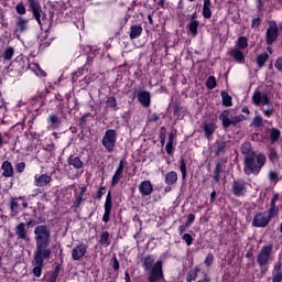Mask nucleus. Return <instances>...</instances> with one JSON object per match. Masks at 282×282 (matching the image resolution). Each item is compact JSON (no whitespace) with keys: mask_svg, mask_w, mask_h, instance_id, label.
I'll return each instance as SVG.
<instances>
[{"mask_svg":"<svg viewBox=\"0 0 282 282\" xmlns=\"http://www.w3.org/2000/svg\"><path fill=\"white\" fill-rule=\"evenodd\" d=\"M36 248L34 253L43 254L44 257H51L52 250L50 249V237L52 234L50 228L45 225H40L34 229Z\"/></svg>","mask_w":282,"mask_h":282,"instance_id":"obj_1","label":"nucleus"},{"mask_svg":"<svg viewBox=\"0 0 282 282\" xmlns=\"http://www.w3.org/2000/svg\"><path fill=\"white\" fill-rule=\"evenodd\" d=\"M267 158L263 153H256L243 158L245 175H259L261 169L265 166Z\"/></svg>","mask_w":282,"mask_h":282,"instance_id":"obj_2","label":"nucleus"},{"mask_svg":"<svg viewBox=\"0 0 282 282\" xmlns=\"http://www.w3.org/2000/svg\"><path fill=\"white\" fill-rule=\"evenodd\" d=\"M154 263V264H153ZM143 270L149 272V281L150 282H158L164 279V272L162 271V260L155 259L153 256H147L143 260Z\"/></svg>","mask_w":282,"mask_h":282,"instance_id":"obj_3","label":"nucleus"},{"mask_svg":"<svg viewBox=\"0 0 282 282\" xmlns=\"http://www.w3.org/2000/svg\"><path fill=\"white\" fill-rule=\"evenodd\" d=\"M15 65L20 66V70L24 72V69H31L35 76H39L40 78H44L45 72L41 69V66L39 63H30L28 61V57H18L15 61Z\"/></svg>","mask_w":282,"mask_h":282,"instance_id":"obj_4","label":"nucleus"},{"mask_svg":"<svg viewBox=\"0 0 282 282\" xmlns=\"http://www.w3.org/2000/svg\"><path fill=\"white\" fill-rule=\"evenodd\" d=\"M118 140V132L113 129H109L105 132L102 137L101 144L108 151V153L113 152L116 149V142Z\"/></svg>","mask_w":282,"mask_h":282,"instance_id":"obj_5","label":"nucleus"},{"mask_svg":"<svg viewBox=\"0 0 282 282\" xmlns=\"http://www.w3.org/2000/svg\"><path fill=\"white\" fill-rule=\"evenodd\" d=\"M272 252V246H263L261 250L258 253L257 262L260 268H263V265H268V261H270V254Z\"/></svg>","mask_w":282,"mask_h":282,"instance_id":"obj_6","label":"nucleus"},{"mask_svg":"<svg viewBox=\"0 0 282 282\" xmlns=\"http://www.w3.org/2000/svg\"><path fill=\"white\" fill-rule=\"evenodd\" d=\"M271 220L270 215H268L265 212H260L254 215L252 226L254 228H265Z\"/></svg>","mask_w":282,"mask_h":282,"instance_id":"obj_7","label":"nucleus"},{"mask_svg":"<svg viewBox=\"0 0 282 282\" xmlns=\"http://www.w3.org/2000/svg\"><path fill=\"white\" fill-rule=\"evenodd\" d=\"M251 100L256 107H265L270 105V97H268V94L261 93V90H256Z\"/></svg>","mask_w":282,"mask_h":282,"instance_id":"obj_8","label":"nucleus"},{"mask_svg":"<svg viewBox=\"0 0 282 282\" xmlns=\"http://www.w3.org/2000/svg\"><path fill=\"white\" fill-rule=\"evenodd\" d=\"M276 39H279V26L276 25V22H270V25L267 29L265 42L268 45H272Z\"/></svg>","mask_w":282,"mask_h":282,"instance_id":"obj_9","label":"nucleus"},{"mask_svg":"<svg viewBox=\"0 0 282 282\" xmlns=\"http://www.w3.org/2000/svg\"><path fill=\"white\" fill-rule=\"evenodd\" d=\"M45 259H50V256H44L43 253H34V262L35 267L33 269L34 276H41L42 268H43V261Z\"/></svg>","mask_w":282,"mask_h":282,"instance_id":"obj_10","label":"nucleus"},{"mask_svg":"<svg viewBox=\"0 0 282 282\" xmlns=\"http://www.w3.org/2000/svg\"><path fill=\"white\" fill-rule=\"evenodd\" d=\"M85 254H87V246L85 243H79L78 246L74 247L72 250L73 261H80V259H83Z\"/></svg>","mask_w":282,"mask_h":282,"instance_id":"obj_11","label":"nucleus"},{"mask_svg":"<svg viewBox=\"0 0 282 282\" xmlns=\"http://www.w3.org/2000/svg\"><path fill=\"white\" fill-rule=\"evenodd\" d=\"M104 208H105V213H104V216H102V221H104V224H109V217H111V208H112L111 192H109L107 194Z\"/></svg>","mask_w":282,"mask_h":282,"instance_id":"obj_12","label":"nucleus"},{"mask_svg":"<svg viewBox=\"0 0 282 282\" xmlns=\"http://www.w3.org/2000/svg\"><path fill=\"white\" fill-rule=\"evenodd\" d=\"M28 3L33 12L34 19L41 25V3H39V0H28Z\"/></svg>","mask_w":282,"mask_h":282,"instance_id":"obj_13","label":"nucleus"},{"mask_svg":"<svg viewBox=\"0 0 282 282\" xmlns=\"http://www.w3.org/2000/svg\"><path fill=\"white\" fill-rule=\"evenodd\" d=\"M280 195L279 194H274L272 199H271V205L269 210L264 212L267 215H269V219H272V217H274L275 215H279V208L276 207V203L280 199Z\"/></svg>","mask_w":282,"mask_h":282,"instance_id":"obj_14","label":"nucleus"},{"mask_svg":"<svg viewBox=\"0 0 282 282\" xmlns=\"http://www.w3.org/2000/svg\"><path fill=\"white\" fill-rule=\"evenodd\" d=\"M123 173H124V161H120L118 166H117V170H116V172L112 176V180H111V185L112 186L118 185V183L122 178Z\"/></svg>","mask_w":282,"mask_h":282,"instance_id":"obj_15","label":"nucleus"},{"mask_svg":"<svg viewBox=\"0 0 282 282\" xmlns=\"http://www.w3.org/2000/svg\"><path fill=\"white\" fill-rule=\"evenodd\" d=\"M50 182H52V176L47 174H41V175L35 174L34 176V186H37V187L47 186Z\"/></svg>","mask_w":282,"mask_h":282,"instance_id":"obj_16","label":"nucleus"},{"mask_svg":"<svg viewBox=\"0 0 282 282\" xmlns=\"http://www.w3.org/2000/svg\"><path fill=\"white\" fill-rule=\"evenodd\" d=\"M139 192L142 197H149V195L153 193V184H151V181L141 182L139 185Z\"/></svg>","mask_w":282,"mask_h":282,"instance_id":"obj_17","label":"nucleus"},{"mask_svg":"<svg viewBox=\"0 0 282 282\" xmlns=\"http://www.w3.org/2000/svg\"><path fill=\"white\" fill-rule=\"evenodd\" d=\"M28 19L18 17L15 20V34H23L28 30Z\"/></svg>","mask_w":282,"mask_h":282,"instance_id":"obj_18","label":"nucleus"},{"mask_svg":"<svg viewBox=\"0 0 282 282\" xmlns=\"http://www.w3.org/2000/svg\"><path fill=\"white\" fill-rule=\"evenodd\" d=\"M232 193L237 197L246 195V183H243V181H235L232 185Z\"/></svg>","mask_w":282,"mask_h":282,"instance_id":"obj_19","label":"nucleus"},{"mask_svg":"<svg viewBox=\"0 0 282 282\" xmlns=\"http://www.w3.org/2000/svg\"><path fill=\"white\" fill-rule=\"evenodd\" d=\"M138 100L142 107H149L151 105V93L147 90H140L138 93Z\"/></svg>","mask_w":282,"mask_h":282,"instance_id":"obj_20","label":"nucleus"},{"mask_svg":"<svg viewBox=\"0 0 282 282\" xmlns=\"http://www.w3.org/2000/svg\"><path fill=\"white\" fill-rule=\"evenodd\" d=\"M229 54L235 58V61H237V63H240V65L246 63V55L241 52V48H231Z\"/></svg>","mask_w":282,"mask_h":282,"instance_id":"obj_21","label":"nucleus"},{"mask_svg":"<svg viewBox=\"0 0 282 282\" xmlns=\"http://www.w3.org/2000/svg\"><path fill=\"white\" fill-rule=\"evenodd\" d=\"M219 120H221L224 129H228L232 124V115H230V111L225 110L221 112Z\"/></svg>","mask_w":282,"mask_h":282,"instance_id":"obj_22","label":"nucleus"},{"mask_svg":"<svg viewBox=\"0 0 282 282\" xmlns=\"http://www.w3.org/2000/svg\"><path fill=\"white\" fill-rule=\"evenodd\" d=\"M1 169L3 177H12V175H14V169L12 167V163L9 161H4L1 165Z\"/></svg>","mask_w":282,"mask_h":282,"instance_id":"obj_23","label":"nucleus"},{"mask_svg":"<svg viewBox=\"0 0 282 282\" xmlns=\"http://www.w3.org/2000/svg\"><path fill=\"white\" fill-rule=\"evenodd\" d=\"M213 2L210 0H204L203 4V17L204 19H210L213 17Z\"/></svg>","mask_w":282,"mask_h":282,"instance_id":"obj_24","label":"nucleus"},{"mask_svg":"<svg viewBox=\"0 0 282 282\" xmlns=\"http://www.w3.org/2000/svg\"><path fill=\"white\" fill-rule=\"evenodd\" d=\"M272 282H282L281 262H278L273 268Z\"/></svg>","mask_w":282,"mask_h":282,"instance_id":"obj_25","label":"nucleus"},{"mask_svg":"<svg viewBox=\"0 0 282 282\" xmlns=\"http://www.w3.org/2000/svg\"><path fill=\"white\" fill-rule=\"evenodd\" d=\"M142 35V25L133 24L130 26V39L133 41L134 39H139Z\"/></svg>","mask_w":282,"mask_h":282,"instance_id":"obj_26","label":"nucleus"},{"mask_svg":"<svg viewBox=\"0 0 282 282\" xmlns=\"http://www.w3.org/2000/svg\"><path fill=\"white\" fill-rule=\"evenodd\" d=\"M202 129L205 132L206 138L209 140L210 135L215 133V129H217V127H215V123H203Z\"/></svg>","mask_w":282,"mask_h":282,"instance_id":"obj_27","label":"nucleus"},{"mask_svg":"<svg viewBox=\"0 0 282 282\" xmlns=\"http://www.w3.org/2000/svg\"><path fill=\"white\" fill-rule=\"evenodd\" d=\"M175 145V133L171 132L169 134V141L165 145V151L167 153V155L173 154V147Z\"/></svg>","mask_w":282,"mask_h":282,"instance_id":"obj_28","label":"nucleus"},{"mask_svg":"<svg viewBox=\"0 0 282 282\" xmlns=\"http://www.w3.org/2000/svg\"><path fill=\"white\" fill-rule=\"evenodd\" d=\"M68 164L70 166H74V169H83V161L80 160V158L75 155H70L68 158Z\"/></svg>","mask_w":282,"mask_h":282,"instance_id":"obj_29","label":"nucleus"},{"mask_svg":"<svg viewBox=\"0 0 282 282\" xmlns=\"http://www.w3.org/2000/svg\"><path fill=\"white\" fill-rule=\"evenodd\" d=\"M177 183V172L172 171L165 175V184L169 186Z\"/></svg>","mask_w":282,"mask_h":282,"instance_id":"obj_30","label":"nucleus"},{"mask_svg":"<svg viewBox=\"0 0 282 282\" xmlns=\"http://www.w3.org/2000/svg\"><path fill=\"white\" fill-rule=\"evenodd\" d=\"M15 235H18L19 239H26L28 231L25 230V224L21 223L17 226Z\"/></svg>","mask_w":282,"mask_h":282,"instance_id":"obj_31","label":"nucleus"},{"mask_svg":"<svg viewBox=\"0 0 282 282\" xmlns=\"http://www.w3.org/2000/svg\"><path fill=\"white\" fill-rule=\"evenodd\" d=\"M240 151H241L242 155H245V158L257 154L254 151H252V147L250 145V143H243L241 145Z\"/></svg>","mask_w":282,"mask_h":282,"instance_id":"obj_32","label":"nucleus"},{"mask_svg":"<svg viewBox=\"0 0 282 282\" xmlns=\"http://www.w3.org/2000/svg\"><path fill=\"white\" fill-rule=\"evenodd\" d=\"M61 126V119H58V116L51 115L48 117V127H52V129H58Z\"/></svg>","mask_w":282,"mask_h":282,"instance_id":"obj_33","label":"nucleus"},{"mask_svg":"<svg viewBox=\"0 0 282 282\" xmlns=\"http://www.w3.org/2000/svg\"><path fill=\"white\" fill-rule=\"evenodd\" d=\"M12 56H14V48L12 46H7L2 53V58L4 61H12Z\"/></svg>","mask_w":282,"mask_h":282,"instance_id":"obj_34","label":"nucleus"},{"mask_svg":"<svg viewBox=\"0 0 282 282\" xmlns=\"http://www.w3.org/2000/svg\"><path fill=\"white\" fill-rule=\"evenodd\" d=\"M224 107H232V97L227 91H221Z\"/></svg>","mask_w":282,"mask_h":282,"instance_id":"obj_35","label":"nucleus"},{"mask_svg":"<svg viewBox=\"0 0 282 282\" xmlns=\"http://www.w3.org/2000/svg\"><path fill=\"white\" fill-rule=\"evenodd\" d=\"M197 28H199V21L192 20L188 24V30L193 36H197Z\"/></svg>","mask_w":282,"mask_h":282,"instance_id":"obj_36","label":"nucleus"},{"mask_svg":"<svg viewBox=\"0 0 282 282\" xmlns=\"http://www.w3.org/2000/svg\"><path fill=\"white\" fill-rule=\"evenodd\" d=\"M268 58H270V55H268V53H262V54L258 55V57H257L258 66L263 67L265 65V63L268 62Z\"/></svg>","mask_w":282,"mask_h":282,"instance_id":"obj_37","label":"nucleus"},{"mask_svg":"<svg viewBox=\"0 0 282 282\" xmlns=\"http://www.w3.org/2000/svg\"><path fill=\"white\" fill-rule=\"evenodd\" d=\"M248 47V39L246 36H241L238 39L237 47L238 50H246Z\"/></svg>","mask_w":282,"mask_h":282,"instance_id":"obj_38","label":"nucleus"},{"mask_svg":"<svg viewBox=\"0 0 282 282\" xmlns=\"http://www.w3.org/2000/svg\"><path fill=\"white\" fill-rule=\"evenodd\" d=\"M99 243H101V246H109V231H104L100 236V240Z\"/></svg>","mask_w":282,"mask_h":282,"instance_id":"obj_39","label":"nucleus"},{"mask_svg":"<svg viewBox=\"0 0 282 282\" xmlns=\"http://www.w3.org/2000/svg\"><path fill=\"white\" fill-rule=\"evenodd\" d=\"M280 137H281V131H279V129L276 128H273L270 133L271 142L274 144V142H276V140H279Z\"/></svg>","mask_w":282,"mask_h":282,"instance_id":"obj_40","label":"nucleus"},{"mask_svg":"<svg viewBox=\"0 0 282 282\" xmlns=\"http://www.w3.org/2000/svg\"><path fill=\"white\" fill-rule=\"evenodd\" d=\"M106 107L110 109H116V107H118V101L116 100V97H108L106 100Z\"/></svg>","mask_w":282,"mask_h":282,"instance_id":"obj_41","label":"nucleus"},{"mask_svg":"<svg viewBox=\"0 0 282 282\" xmlns=\"http://www.w3.org/2000/svg\"><path fill=\"white\" fill-rule=\"evenodd\" d=\"M207 89H215L217 87V79H215V76L208 77L206 82Z\"/></svg>","mask_w":282,"mask_h":282,"instance_id":"obj_42","label":"nucleus"},{"mask_svg":"<svg viewBox=\"0 0 282 282\" xmlns=\"http://www.w3.org/2000/svg\"><path fill=\"white\" fill-rule=\"evenodd\" d=\"M269 158L273 164H275V162H279V153H276V150L271 148L269 150Z\"/></svg>","mask_w":282,"mask_h":282,"instance_id":"obj_43","label":"nucleus"},{"mask_svg":"<svg viewBox=\"0 0 282 282\" xmlns=\"http://www.w3.org/2000/svg\"><path fill=\"white\" fill-rule=\"evenodd\" d=\"M198 271H199V269H197V268H195V270L189 271L188 274H187L186 281H187V282H193V281H195V279H197V272H198Z\"/></svg>","mask_w":282,"mask_h":282,"instance_id":"obj_44","label":"nucleus"},{"mask_svg":"<svg viewBox=\"0 0 282 282\" xmlns=\"http://www.w3.org/2000/svg\"><path fill=\"white\" fill-rule=\"evenodd\" d=\"M22 198H12L11 200V210L13 213H17V210L19 209V207L21 206V204L19 202H21Z\"/></svg>","mask_w":282,"mask_h":282,"instance_id":"obj_45","label":"nucleus"},{"mask_svg":"<svg viewBox=\"0 0 282 282\" xmlns=\"http://www.w3.org/2000/svg\"><path fill=\"white\" fill-rule=\"evenodd\" d=\"M15 12L18 14H25L26 10H25V6L23 4V2H19L17 6H15Z\"/></svg>","mask_w":282,"mask_h":282,"instance_id":"obj_46","label":"nucleus"},{"mask_svg":"<svg viewBox=\"0 0 282 282\" xmlns=\"http://www.w3.org/2000/svg\"><path fill=\"white\" fill-rule=\"evenodd\" d=\"M231 120H232V124H239V122H243V120H246V116L243 115L232 116Z\"/></svg>","mask_w":282,"mask_h":282,"instance_id":"obj_47","label":"nucleus"},{"mask_svg":"<svg viewBox=\"0 0 282 282\" xmlns=\"http://www.w3.org/2000/svg\"><path fill=\"white\" fill-rule=\"evenodd\" d=\"M180 171L182 173L183 180H186V162H184V159L181 160Z\"/></svg>","mask_w":282,"mask_h":282,"instance_id":"obj_48","label":"nucleus"},{"mask_svg":"<svg viewBox=\"0 0 282 282\" xmlns=\"http://www.w3.org/2000/svg\"><path fill=\"white\" fill-rule=\"evenodd\" d=\"M182 239H183V241H185V243L187 246H192V243H193V236H191V234H184Z\"/></svg>","mask_w":282,"mask_h":282,"instance_id":"obj_49","label":"nucleus"},{"mask_svg":"<svg viewBox=\"0 0 282 282\" xmlns=\"http://www.w3.org/2000/svg\"><path fill=\"white\" fill-rule=\"evenodd\" d=\"M214 259L215 257L213 256V253H208L204 261L205 265H207V268H209V265H213Z\"/></svg>","mask_w":282,"mask_h":282,"instance_id":"obj_50","label":"nucleus"},{"mask_svg":"<svg viewBox=\"0 0 282 282\" xmlns=\"http://www.w3.org/2000/svg\"><path fill=\"white\" fill-rule=\"evenodd\" d=\"M253 124L256 127H261V124H263V117L256 115V117L253 118Z\"/></svg>","mask_w":282,"mask_h":282,"instance_id":"obj_51","label":"nucleus"},{"mask_svg":"<svg viewBox=\"0 0 282 282\" xmlns=\"http://www.w3.org/2000/svg\"><path fill=\"white\" fill-rule=\"evenodd\" d=\"M15 171H18V173H23V171H25V162H20L15 165Z\"/></svg>","mask_w":282,"mask_h":282,"instance_id":"obj_52","label":"nucleus"},{"mask_svg":"<svg viewBox=\"0 0 282 282\" xmlns=\"http://www.w3.org/2000/svg\"><path fill=\"white\" fill-rule=\"evenodd\" d=\"M279 178V174L274 171H270L269 172V180L270 182H274V180H278Z\"/></svg>","mask_w":282,"mask_h":282,"instance_id":"obj_53","label":"nucleus"},{"mask_svg":"<svg viewBox=\"0 0 282 282\" xmlns=\"http://www.w3.org/2000/svg\"><path fill=\"white\" fill-rule=\"evenodd\" d=\"M195 221V216L193 214H188L187 216V223L185 224L186 227L191 226Z\"/></svg>","mask_w":282,"mask_h":282,"instance_id":"obj_54","label":"nucleus"},{"mask_svg":"<svg viewBox=\"0 0 282 282\" xmlns=\"http://www.w3.org/2000/svg\"><path fill=\"white\" fill-rule=\"evenodd\" d=\"M264 116H267V118H270V116H272V113H274V108H268L263 110Z\"/></svg>","mask_w":282,"mask_h":282,"instance_id":"obj_55","label":"nucleus"},{"mask_svg":"<svg viewBox=\"0 0 282 282\" xmlns=\"http://www.w3.org/2000/svg\"><path fill=\"white\" fill-rule=\"evenodd\" d=\"M275 68L282 72V57H279L275 62Z\"/></svg>","mask_w":282,"mask_h":282,"instance_id":"obj_56","label":"nucleus"},{"mask_svg":"<svg viewBox=\"0 0 282 282\" xmlns=\"http://www.w3.org/2000/svg\"><path fill=\"white\" fill-rule=\"evenodd\" d=\"M261 23V20L259 18H256L252 20V28H259V24Z\"/></svg>","mask_w":282,"mask_h":282,"instance_id":"obj_57","label":"nucleus"},{"mask_svg":"<svg viewBox=\"0 0 282 282\" xmlns=\"http://www.w3.org/2000/svg\"><path fill=\"white\" fill-rule=\"evenodd\" d=\"M158 120H160V117L158 116V113H152L150 116V122H158Z\"/></svg>","mask_w":282,"mask_h":282,"instance_id":"obj_58","label":"nucleus"},{"mask_svg":"<svg viewBox=\"0 0 282 282\" xmlns=\"http://www.w3.org/2000/svg\"><path fill=\"white\" fill-rule=\"evenodd\" d=\"M214 180L216 182H219V167H216L214 171Z\"/></svg>","mask_w":282,"mask_h":282,"instance_id":"obj_59","label":"nucleus"},{"mask_svg":"<svg viewBox=\"0 0 282 282\" xmlns=\"http://www.w3.org/2000/svg\"><path fill=\"white\" fill-rule=\"evenodd\" d=\"M102 191H105V187H99V189L97 192V199H101L102 198Z\"/></svg>","mask_w":282,"mask_h":282,"instance_id":"obj_60","label":"nucleus"},{"mask_svg":"<svg viewBox=\"0 0 282 282\" xmlns=\"http://www.w3.org/2000/svg\"><path fill=\"white\" fill-rule=\"evenodd\" d=\"M119 268H120V263L118 262V259H115L113 269L118 270Z\"/></svg>","mask_w":282,"mask_h":282,"instance_id":"obj_61","label":"nucleus"},{"mask_svg":"<svg viewBox=\"0 0 282 282\" xmlns=\"http://www.w3.org/2000/svg\"><path fill=\"white\" fill-rule=\"evenodd\" d=\"M124 279H126V282H131V278L129 276V271L124 272Z\"/></svg>","mask_w":282,"mask_h":282,"instance_id":"obj_62","label":"nucleus"},{"mask_svg":"<svg viewBox=\"0 0 282 282\" xmlns=\"http://www.w3.org/2000/svg\"><path fill=\"white\" fill-rule=\"evenodd\" d=\"M148 21L150 25H153V17L151 14L148 15Z\"/></svg>","mask_w":282,"mask_h":282,"instance_id":"obj_63","label":"nucleus"},{"mask_svg":"<svg viewBox=\"0 0 282 282\" xmlns=\"http://www.w3.org/2000/svg\"><path fill=\"white\" fill-rule=\"evenodd\" d=\"M242 113H250V109L248 107L242 108Z\"/></svg>","mask_w":282,"mask_h":282,"instance_id":"obj_64","label":"nucleus"}]
</instances>
